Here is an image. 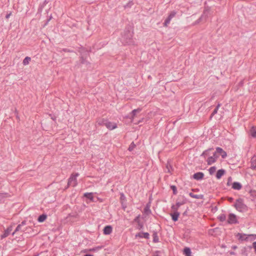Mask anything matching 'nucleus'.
<instances>
[{"mask_svg":"<svg viewBox=\"0 0 256 256\" xmlns=\"http://www.w3.org/2000/svg\"><path fill=\"white\" fill-rule=\"evenodd\" d=\"M133 32L131 31L130 28H126L122 36V40L124 44H133L132 40Z\"/></svg>","mask_w":256,"mask_h":256,"instance_id":"f257e3e1","label":"nucleus"},{"mask_svg":"<svg viewBox=\"0 0 256 256\" xmlns=\"http://www.w3.org/2000/svg\"><path fill=\"white\" fill-rule=\"evenodd\" d=\"M234 206L236 210L240 212H246L248 210V206L244 204L242 198L237 199Z\"/></svg>","mask_w":256,"mask_h":256,"instance_id":"f03ea898","label":"nucleus"},{"mask_svg":"<svg viewBox=\"0 0 256 256\" xmlns=\"http://www.w3.org/2000/svg\"><path fill=\"white\" fill-rule=\"evenodd\" d=\"M236 237L238 240L240 241H248V240H252L256 238V234H251L247 235L244 234L238 233L236 234Z\"/></svg>","mask_w":256,"mask_h":256,"instance_id":"7ed1b4c3","label":"nucleus"},{"mask_svg":"<svg viewBox=\"0 0 256 256\" xmlns=\"http://www.w3.org/2000/svg\"><path fill=\"white\" fill-rule=\"evenodd\" d=\"M78 176V173L72 174L68 180V186L75 187L78 184L76 178Z\"/></svg>","mask_w":256,"mask_h":256,"instance_id":"20e7f679","label":"nucleus"},{"mask_svg":"<svg viewBox=\"0 0 256 256\" xmlns=\"http://www.w3.org/2000/svg\"><path fill=\"white\" fill-rule=\"evenodd\" d=\"M227 222L229 224H236L238 223L236 214H228Z\"/></svg>","mask_w":256,"mask_h":256,"instance_id":"39448f33","label":"nucleus"},{"mask_svg":"<svg viewBox=\"0 0 256 256\" xmlns=\"http://www.w3.org/2000/svg\"><path fill=\"white\" fill-rule=\"evenodd\" d=\"M182 200L180 201L178 200L175 205H172V209L174 211H178V208L186 202V200L182 196Z\"/></svg>","mask_w":256,"mask_h":256,"instance_id":"423d86ee","label":"nucleus"},{"mask_svg":"<svg viewBox=\"0 0 256 256\" xmlns=\"http://www.w3.org/2000/svg\"><path fill=\"white\" fill-rule=\"evenodd\" d=\"M26 224V221L24 220L22 221L21 224H19L17 227L16 228L14 231L12 233V235L14 236L16 232H24L26 230V228H22V226H25Z\"/></svg>","mask_w":256,"mask_h":256,"instance_id":"0eeeda50","label":"nucleus"},{"mask_svg":"<svg viewBox=\"0 0 256 256\" xmlns=\"http://www.w3.org/2000/svg\"><path fill=\"white\" fill-rule=\"evenodd\" d=\"M140 216L139 214L134 220V222L137 224L136 228L138 230H141L144 228V224L140 220Z\"/></svg>","mask_w":256,"mask_h":256,"instance_id":"6e6552de","label":"nucleus"},{"mask_svg":"<svg viewBox=\"0 0 256 256\" xmlns=\"http://www.w3.org/2000/svg\"><path fill=\"white\" fill-rule=\"evenodd\" d=\"M176 12L174 11H172L169 14V16H168V18L165 20L164 23V26H168V24L170 23V22L171 20L176 16Z\"/></svg>","mask_w":256,"mask_h":256,"instance_id":"1a4fd4ad","label":"nucleus"},{"mask_svg":"<svg viewBox=\"0 0 256 256\" xmlns=\"http://www.w3.org/2000/svg\"><path fill=\"white\" fill-rule=\"evenodd\" d=\"M89 56L88 52H86L85 54H82L80 56V64H85L88 66L90 64V62L87 60L88 56Z\"/></svg>","mask_w":256,"mask_h":256,"instance_id":"9d476101","label":"nucleus"},{"mask_svg":"<svg viewBox=\"0 0 256 256\" xmlns=\"http://www.w3.org/2000/svg\"><path fill=\"white\" fill-rule=\"evenodd\" d=\"M210 11V8H206L204 11L203 14L196 22V24L199 23L203 19V18H204L206 19L208 16V14Z\"/></svg>","mask_w":256,"mask_h":256,"instance_id":"9b49d317","label":"nucleus"},{"mask_svg":"<svg viewBox=\"0 0 256 256\" xmlns=\"http://www.w3.org/2000/svg\"><path fill=\"white\" fill-rule=\"evenodd\" d=\"M136 238H144L146 239H148L150 238V234L146 232H140L136 234Z\"/></svg>","mask_w":256,"mask_h":256,"instance_id":"f8f14e48","label":"nucleus"},{"mask_svg":"<svg viewBox=\"0 0 256 256\" xmlns=\"http://www.w3.org/2000/svg\"><path fill=\"white\" fill-rule=\"evenodd\" d=\"M108 129L110 130H112L117 128L116 124L112 122L107 120L106 122L105 126Z\"/></svg>","mask_w":256,"mask_h":256,"instance_id":"ddd939ff","label":"nucleus"},{"mask_svg":"<svg viewBox=\"0 0 256 256\" xmlns=\"http://www.w3.org/2000/svg\"><path fill=\"white\" fill-rule=\"evenodd\" d=\"M12 230V226H8L4 234L1 236V238H4L7 237Z\"/></svg>","mask_w":256,"mask_h":256,"instance_id":"4468645a","label":"nucleus"},{"mask_svg":"<svg viewBox=\"0 0 256 256\" xmlns=\"http://www.w3.org/2000/svg\"><path fill=\"white\" fill-rule=\"evenodd\" d=\"M216 150L217 153L221 155L222 158H225L227 156L226 152L221 148L217 147Z\"/></svg>","mask_w":256,"mask_h":256,"instance_id":"2eb2a0df","label":"nucleus"},{"mask_svg":"<svg viewBox=\"0 0 256 256\" xmlns=\"http://www.w3.org/2000/svg\"><path fill=\"white\" fill-rule=\"evenodd\" d=\"M204 174L202 172H198L195 173L193 176L192 178L196 180H202L204 178Z\"/></svg>","mask_w":256,"mask_h":256,"instance_id":"dca6fc26","label":"nucleus"},{"mask_svg":"<svg viewBox=\"0 0 256 256\" xmlns=\"http://www.w3.org/2000/svg\"><path fill=\"white\" fill-rule=\"evenodd\" d=\"M112 228L111 226L110 225L106 226L103 230L104 234L106 235L110 234L112 232Z\"/></svg>","mask_w":256,"mask_h":256,"instance_id":"f3484780","label":"nucleus"},{"mask_svg":"<svg viewBox=\"0 0 256 256\" xmlns=\"http://www.w3.org/2000/svg\"><path fill=\"white\" fill-rule=\"evenodd\" d=\"M226 173V170L224 169H220L217 171L216 174V178L218 180H220L222 176H224Z\"/></svg>","mask_w":256,"mask_h":256,"instance_id":"a211bd4d","label":"nucleus"},{"mask_svg":"<svg viewBox=\"0 0 256 256\" xmlns=\"http://www.w3.org/2000/svg\"><path fill=\"white\" fill-rule=\"evenodd\" d=\"M172 219L174 222H176L180 216V212L178 211H174V213L170 214Z\"/></svg>","mask_w":256,"mask_h":256,"instance_id":"6ab92c4d","label":"nucleus"},{"mask_svg":"<svg viewBox=\"0 0 256 256\" xmlns=\"http://www.w3.org/2000/svg\"><path fill=\"white\" fill-rule=\"evenodd\" d=\"M242 188V184L238 182H234L232 184V188L234 190H240Z\"/></svg>","mask_w":256,"mask_h":256,"instance_id":"aec40b11","label":"nucleus"},{"mask_svg":"<svg viewBox=\"0 0 256 256\" xmlns=\"http://www.w3.org/2000/svg\"><path fill=\"white\" fill-rule=\"evenodd\" d=\"M84 196L89 199L91 202H94V198L92 192H86L84 194Z\"/></svg>","mask_w":256,"mask_h":256,"instance_id":"412c9836","label":"nucleus"},{"mask_svg":"<svg viewBox=\"0 0 256 256\" xmlns=\"http://www.w3.org/2000/svg\"><path fill=\"white\" fill-rule=\"evenodd\" d=\"M142 110V108H138L134 110L131 112V118L133 120L136 114L139 113Z\"/></svg>","mask_w":256,"mask_h":256,"instance_id":"4be33fe9","label":"nucleus"},{"mask_svg":"<svg viewBox=\"0 0 256 256\" xmlns=\"http://www.w3.org/2000/svg\"><path fill=\"white\" fill-rule=\"evenodd\" d=\"M250 135L254 138H256V127L252 126L250 130Z\"/></svg>","mask_w":256,"mask_h":256,"instance_id":"5701e85b","label":"nucleus"},{"mask_svg":"<svg viewBox=\"0 0 256 256\" xmlns=\"http://www.w3.org/2000/svg\"><path fill=\"white\" fill-rule=\"evenodd\" d=\"M183 252L185 256H192V255L191 250L190 248L188 247L184 248Z\"/></svg>","mask_w":256,"mask_h":256,"instance_id":"b1692460","label":"nucleus"},{"mask_svg":"<svg viewBox=\"0 0 256 256\" xmlns=\"http://www.w3.org/2000/svg\"><path fill=\"white\" fill-rule=\"evenodd\" d=\"M216 160L214 159V158H213L212 156H209L207 160H206V162H207V164L209 166L212 164H214Z\"/></svg>","mask_w":256,"mask_h":256,"instance_id":"393cba45","label":"nucleus"},{"mask_svg":"<svg viewBox=\"0 0 256 256\" xmlns=\"http://www.w3.org/2000/svg\"><path fill=\"white\" fill-rule=\"evenodd\" d=\"M46 218L47 216L46 214H42L38 216V222H44L46 220Z\"/></svg>","mask_w":256,"mask_h":256,"instance_id":"a878e982","label":"nucleus"},{"mask_svg":"<svg viewBox=\"0 0 256 256\" xmlns=\"http://www.w3.org/2000/svg\"><path fill=\"white\" fill-rule=\"evenodd\" d=\"M220 106H221V104L219 103L217 104L216 106V108H214V111L212 112V114L210 116V119L212 118V116L214 115H215L218 112V110Z\"/></svg>","mask_w":256,"mask_h":256,"instance_id":"bb28decb","label":"nucleus"},{"mask_svg":"<svg viewBox=\"0 0 256 256\" xmlns=\"http://www.w3.org/2000/svg\"><path fill=\"white\" fill-rule=\"evenodd\" d=\"M107 120L104 118H100L97 120V123L100 126H106Z\"/></svg>","mask_w":256,"mask_h":256,"instance_id":"cd10ccee","label":"nucleus"},{"mask_svg":"<svg viewBox=\"0 0 256 256\" xmlns=\"http://www.w3.org/2000/svg\"><path fill=\"white\" fill-rule=\"evenodd\" d=\"M189 196L191 197V198H196V199H200L202 198V195H200V194H195L192 192H190L189 194Z\"/></svg>","mask_w":256,"mask_h":256,"instance_id":"c85d7f7f","label":"nucleus"},{"mask_svg":"<svg viewBox=\"0 0 256 256\" xmlns=\"http://www.w3.org/2000/svg\"><path fill=\"white\" fill-rule=\"evenodd\" d=\"M212 150V148H208L206 150H205L203 152L202 154L200 156H203V157H204L205 158L206 156H207L209 155V152L210 150Z\"/></svg>","mask_w":256,"mask_h":256,"instance_id":"c756f323","label":"nucleus"},{"mask_svg":"<svg viewBox=\"0 0 256 256\" xmlns=\"http://www.w3.org/2000/svg\"><path fill=\"white\" fill-rule=\"evenodd\" d=\"M153 242L154 243L158 242L159 241V238L158 234L156 232H154L152 234Z\"/></svg>","mask_w":256,"mask_h":256,"instance_id":"7c9ffc66","label":"nucleus"},{"mask_svg":"<svg viewBox=\"0 0 256 256\" xmlns=\"http://www.w3.org/2000/svg\"><path fill=\"white\" fill-rule=\"evenodd\" d=\"M31 60V58L28 56L26 57L23 60L22 64L26 66L29 64Z\"/></svg>","mask_w":256,"mask_h":256,"instance_id":"2f4dec72","label":"nucleus"},{"mask_svg":"<svg viewBox=\"0 0 256 256\" xmlns=\"http://www.w3.org/2000/svg\"><path fill=\"white\" fill-rule=\"evenodd\" d=\"M103 248V246H98L92 248L90 249V252H96L101 250Z\"/></svg>","mask_w":256,"mask_h":256,"instance_id":"473e14b6","label":"nucleus"},{"mask_svg":"<svg viewBox=\"0 0 256 256\" xmlns=\"http://www.w3.org/2000/svg\"><path fill=\"white\" fill-rule=\"evenodd\" d=\"M216 168L214 166L210 167L208 170L210 174L212 175L214 174L216 171Z\"/></svg>","mask_w":256,"mask_h":256,"instance_id":"72a5a7b5","label":"nucleus"},{"mask_svg":"<svg viewBox=\"0 0 256 256\" xmlns=\"http://www.w3.org/2000/svg\"><path fill=\"white\" fill-rule=\"evenodd\" d=\"M218 218L220 222H223L226 220V216L224 214H221L219 216Z\"/></svg>","mask_w":256,"mask_h":256,"instance_id":"f704fd0d","label":"nucleus"},{"mask_svg":"<svg viewBox=\"0 0 256 256\" xmlns=\"http://www.w3.org/2000/svg\"><path fill=\"white\" fill-rule=\"evenodd\" d=\"M170 188L172 190L174 194H177V188L175 186H171Z\"/></svg>","mask_w":256,"mask_h":256,"instance_id":"c9c22d12","label":"nucleus"},{"mask_svg":"<svg viewBox=\"0 0 256 256\" xmlns=\"http://www.w3.org/2000/svg\"><path fill=\"white\" fill-rule=\"evenodd\" d=\"M7 194H0V202H2L4 200V198L7 196Z\"/></svg>","mask_w":256,"mask_h":256,"instance_id":"e433bc0d","label":"nucleus"},{"mask_svg":"<svg viewBox=\"0 0 256 256\" xmlns=\"http://www.w3.org/2000/svg\"><path fill=\"white\" fill-rule=\"evenodd\" d=\"M134 4V2L132 1H130L128 3H127L124 6V8H131V6Z\"/></svg>","mask_w":256,"mask_h":256,"instance_id":"4c0bfd02","label":"nucleus"},{"mask_svg":"<svg viewBox=\"0 0 256 256\" xmlns=\"http://www.w3.org/2000/svg\"><path fill=\"white\" fill-rule=\"evenodd\" d=\"M135 146V144H134V143L132 142L128 150H130V151H132L133 150V149L134 148Z\"/></svg>","mask_w":256,"mask_h":256,"instance_id":"58836bf2","label":"nucleus"},{"mask_svg":"<svg viewBox=\"0 0 256 256\" xmlns=\"http://www.w3.org/2000/svg\"><path fill=\"white\" fill-rule=\"evenodd\" d=\"M217 152L216 151L214 152L213 153L212 156L213 158H214V159L216 160L218 158V156L217 154Z\"/></svg>","mask_w":256,"mask_h":256,"instance_id":"ea45409f","label":"nucleus"},{"mask_svg":"<svg viewBox=\"0 0 256 256\" xmlns=\"http://www.w3.org/2000/svg\"><path fill=\"white\" fill-rule=\"evenodd\" d=\"M144 210V212L148 214L151 212V211L148 208H147V207L145 208Z\"/></svg>","mask_w":256,"mask_h":256,"instance_id":"a19ab883","label":"nucleus"},{"mask_svg":"<svg viewBox=\"0 0 256 256\" xmlns=\"http://www.w3.org/2000/svg\"><path fill=\"white\" fill-rule=\"evenodd\" d=\"M232 177L230 176L229 178H228V182H227V185L228 186H230V182H232Z\"/></svg>","mask_w":256,"mask_h":256,"instance_id":"79ce46f5","label":"nucleus"},{"mask_svg":"<svg viewBox=\"0 0 256 256\" xmlns=\"http://www.w3.org/2000/svg\"><path fill=\"white\" fill-rule=\"evenodd\" d=\"M62 51L64 52H72V50H70L67 48H63V49H62Z\"/></svg>","mask_w":256,"mask_h":256,"instance_id":"37998d69","label":"nucleus"},{"mask_svg":"<svg viewBox=\"0 0 256 256\" xmlns=\"http://www.w3.org/2000/svg\"><path fill=\"white\" fill-rule=\"evenodd\" d=\"M252 248L254 249L255 252H256V242L252 243Z\"/></svg>","mask_w":256,"mask_h":256,"instance_id":"c03bdc74","label":"nucleus"},{"mask_svg":"<svg viewBox=\"0 0 256 256\" xmlns=\"http://www.w3.org/2000/svg\"><path fill=\"white\" fill-rule=\"evenodd\" d=\"M11 15V12L9 13V14H6V19L8 18Z\"/></svg>","mask_w":256,"mask_h":256,"instance_id":"a18cd8bd","label":"nucleus"},{"mask_svg":"<svg viewBox=\"0 0 256 256\" xmlns=\"http://www.w3.org/2000/svg\"><path fill=\"white\" fill-rule=\"evenodd\" d=\"M238 248V247H237V246H232V248L233 250H236V248Z\"/></svg>","mask_w":256,"mask_h":256,"instance_id":"49530a36","label":"nucleus"},{"mask_svg":"<svg viewBox=\"0 0 256 256\" xmlns=\"http://www.w3.org/2000/svg\"><path fill=\"white\" fill-rule=\"evenodd\" d=\"M230 254L231 255H235L236 254V253L234 252H230Z\"/></svg>","mask_w":256,"mask_h":256,"instance_id":"de8ad7c7","label":"nucleus"},{"mask_svg":"<svg viewBox=\"0 0 256 256\" xmlns=\"http://www.w3.org/2000/svg\"><path fill=\"white\" fill-rule=\"evenodd\" d=\"M50 18H48V19L47 20V22H46V23L45 25H46V24H48V22L50 20Z\"/></svg>","mask_w":256,"mask_h":256,"instance_id":"09e8293b","label":"nucleus"},{"mask_svg":"<svg viewBox=\"0 0 256 256\" xmlns=\"http://www.w3.org/2000/svg\"><path fill=\"white\" fill-rule=\"evenodd\" d=\"M84 256H93V255L90 254H86L84 255Z\"/></svg>","mask_w":256,"mask_h":256,"instance_id":"8fccbe9b","label":"nucleus"},{"mask_svg":"<svg viewBox=\"0 0 256 256\" xmlns=\"http://www.w3.org/2000/svg\"><path fill=\"white\" fill-rule=\"evenodd\" d=\"M232 200V198H230V200Z\"/></svg>","mask_w":256,"mask_h":256,"instance_id":"3c124183","label":"nucleus"},{"mask_svg":"<svg viewBox=\"0 0 256 256\" xmlns=\"http://www.w3.org/2000/svg\"><path fill=\"white\" fill-rule=\"evenodd\" d=\"M38 256V254H37V255H36V256Z\"/></svg>","mask_w":256,"mask_h":256,"instance_id":"603ef678","label":"nucleus"}]
</instances>
